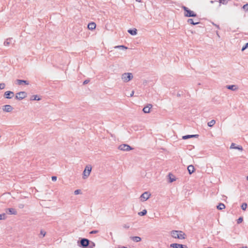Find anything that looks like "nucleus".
I'll use <instances>...</instances> for the list:
<instances>
[{"label": "nucleus", "instance_id": "nucleus-7", "mask_svg": "<svg viewBox=\"0 0 248 248\" xmlns=\"http://www.w3.org/2000/svg\"><path fill=\"white\" fill-rule=\"evenodd\" d=\"M119 149L122 151H128L132 150V148L127 144H122L119 146Z\"/></svg>", "mask_w": 248, "mask_h": 248}, {"label": "nucleus", "instance_id": "nucleus-31", "mask_svg": "<svg viewBox=\"0 0 248 248\" xmlns=\"http://www.w3.org/2000/svg\"><path fill=\"white\" fill-rule=\"evenodd\" d=\"M5 87V85L4 83H0V89H3Z\"/></svg>", "mask_w": 248, "mask_h": 248}, {"label": "nucleus", "instance_id": "nucleus-27", "mask_svg": "<svg viewBox=\"0 0 248 248\" xmlns=\"http://www.w3.org/2000/svg\"><path fill=\"white\" fill-rule=\"evenodd\" d=\"M227 88L232 90H235L236 89L234 85H230L228 86Z\"/></svg>", "mask_w": 248, "mask_h": 248}, {"label": "nucleus", "instance_id": "nucleus-20", "mask_svg": "<svg viewBox=\"0 0 248 248\" xmlns=\"http://www.w3.org/2000/svg\"><path fill=\"white\" fill-rule=\"evenodd\" d=\"M7 210L10 214L16 215L17 213L16 211L13 208H9Z\"/></svg>", "mask_w": 248, "mask_h": 248}, {"label": "nucleus", "instance_id": "nucleus-35", "mask_svg": "<svg viewBox=\"0 0 248 248\" xmlns=\"http://www.w3.org/2000/svg\"><path fill=\"white\" fill-rule=\"evenodd\" d=\"M41 234L43 235V236H45V235H46V232L43 231H41Z\"/></svg>", "mask_w": 248, "mask_h": 248}, {"label": "nucleus", "instance_id": "nucleus-21", "mask_svg": "<svg viewBox=\"0 0 248 248\" xmlns=\"http://www.w3.org/2000/svg\"><path fill=\"white\" fill-rule=\"evenodd\" d=\"M225 205L222 203H220L218 204V205L217 206V209L218 210H222L225 209Z\"/></svg>", "mask_w": 248, "mask_h": 248}, {"label": "nucleus", "instance_id": "nucleus-25", "mask_svg": "<svg viewBox=\"0 0 248 248\" xmlns=\"http://www.w3.org/2000/svg\"><path fill=\"white\" fill-rule=\"evenodd\" d=\"M32 100H40V98L38 97L37 95H33L31 97Z\"/></svg>", "mask_w": 248, "mask_h": 248}, {"label": "nucleus", "instance_id": "nucleus-39", "mask_svg": "<svg viewBox=\"0 0 248 248\" xmlns=\"http://www.w3.org/2000/svg\"><path fill=\"white\" fill-rule=\"evenodd\" d=\"M4 45L5 46L8 45H9V42H4Z\"/></svg>", "mask_w": 248, "mask_h": 248}, {"label": "nucleus", "instance_id": "nucleus-4", "mask_svg": "<svg viewBox=\"0 0 248 248\" xmlns=\"http://www.w3.org/2000/svg\"><path fill=\"white\" fill-rule=\"evenodd\" d=\"M92 170V166L91 165H88L86 167L83 171V178H86L88 177Z\"/></svg>", "mask_w": 248, "mask_h": 248}, {"label": "nucleus", "instance_id": "nucleus-23", "mask_svg": "<svg viewBox=\"0 0 248 248\" xmlns=\"http://www.w3.org/2000/svg\"><path fill=\"white\" fill-rule=\"evenodd\" d=\"M215 123H216L215 121L214 120H212L208 123V125L210 127H211L215 124Z\"/></svg>", "mask_w": 248, "mask_h": 248}, {"label": "nucleus", "instance_id": "nucleus-11", "mask_svg": "<svg viewBox=\"0 0 248 248\" xmlns=\"http://www.w3.org/2000/svg\"><path fill=\"white\" fill-rule=\"evenodd\" d=\"M95 28H96V24L93 22H91V23H89L88 25V29H89L90 30H93L95 29Z\"/></svg>", "mask_w": 248, "mask_h": 248}, {"label": "nucleus", "instance_id": "nucleus-45", "mask_svg": "<svg viewBox=\"0 0 248 248\" xmlns=\"http://www.w3.org/2000/svg\"><path fill=\"white\" fill-rule=\"evenodd\" d=\"M247 179L248 180V176H247Z\"/></svg>", "mask_w": 248, "mask_h": 248}, {"label": "nucleus", "instance_id": "nucleus-29", "mask_svg": "<svg viewBox=\"0 0 248 248\" xmlns=\"http://www.w3.org/2000/svg\"><path fill=\"white\" fill-rule=\"evenodd\" d=\"M6 218L5 214H0V220L4 219Z\"/></svg>", "mask_w": 248, "mask_h": 248}, {"label": "nucleus", "instance_id": "nucleus-26", "mask_svg": "<svg viewBox=\"0 0 248 248\" xmlns=\"http://www.w3.org/2000/svg\"><path fill=\"white\" fill-rule=\"evenodd\" d=\"M247 207V204L246 203H243L241 205V208L242 210H245Z\"/></svg>", "mask_w": 248, "mask_h": 248}, {"label": "nucleus", "instance_id": "nucleus-19", "mask_svg": "<svg viewBox=\"0 0 248 248\" xmlns=\"http://www.w3.org/2000/svg\"><path fill=\"white\" fill-rule=\"evenodd\" d=\"M128 32L133 35H136L137 33V31L136 29H134V30H128Z\"/></svg>", "mask_w": 248, "mask_h": 248}, {"label": "nucleus", "instance_id": "nucleus-14", "mask_svg": "<svg viewBox=\"0 0 248 248\" xmlns=\"http://www.w3.org/2000/svg\"><path fill=\"white\" fill-rule=\"evenodd\" d=\"M230 148L231 149H238L240 151H242L243 150V148L242 146H236L235 144V143H232L231 145V147H230Z\"/></svg>", "mask_w": 248, "mask_h": 248}, {"label": "nucleus", "instance_id": "nucleus-34", "mask_svg": "<svg viewBox=\"0 0 248 248\" xmlns=\"http://www.w3.org/2000/svg\"><path fill=\"white\" fill-rule=\"evenodd\" d=\"M51 179L53 181H56L57 180V177L56 176H52L51 177Z\"/></svg>", "mask_w": 248, "mask_h": 248}, {"label": "nucleus", "instance_id": "nucleus-42", "mask_svg": "<svg viewBox=\"0 0 248 248\" xmlns=\"http://www.w3.org/2000/svg\"><path fill=\"white\" fill-rule=\"evenodd\" d=\"M117 47H124V46H117Z\"/></svg>", "mask_w": 248, "mask_h": 248}, {"label": "nucleus", "instance_id": "nucleus-44", "mask_svg": "<svg viewBox=\"0 0 248 248\" xmlns=\"http://www.w3.org/2000/svg\"><path fill=\"white\" fill-rule=\"evenodd\" d=\"M174 180H170V182H173V181H174Z\"/></svg>", "mask_w": 248, "mask_h": 248}, {"label": "nucleus", "instance_id": "nucleus-6", "mask_svg": "<svg viewBox=\"0 0 248 248\" xmlns=\"http://www.w3.org/2000/svg\"><path fill=\"white\" fill-rule=\"evenodd\" d=\"M150 193L147 192H145L140 196V199L141 201L144 202L146 201L150 198Z\"/></svg>", "mask_w": 248, "mask_h": 248}, {"label": "nucleus", "instance_id": "nucleus-1", "mask_svg": "<svg viewBox=\"0 0 248 248\" xmlns=\"http://www.w3.org/2000/svg\"><path fill=\"white\" fill-rule=\"evenodd\" d=\"M171 236L174 238L184 239L186 238V234L182 231H172L170 232Z\"/></svg>", "mask_w": 248, "mask_h": 248}, {"label": "nucleus", "instance_id": "nucleus-22", "mask_svg": "<svg viewBox=\"0 0 248 248\" xmlns=\"http://www.w3.org/2000/svg\"><path fill=\"white\" fill-rule=\"evenodd\" d=\"M132 239L135 241V242H140L141 241V238L140 237H139V236H134V237H132Z\"/></svg>", "mask_w": 248, "mask_h": 248}, {"label": "nucleus", "instance_id": "nucleus-13", "mask_svg": "<svg viewBox=\"0 0 248 248\" xmlns=\"http://www.w3.org/2000/svg\"><path fill=\"white\" fill-rule=\"evenodd\" d=\"M80 243L83 247H87L89 245V240L87 239H83L81 240Z\"/></svg>", "mask_w": 248, "mask_h": 248}, {"label": "nucleus", "instance_id": "nucleus-5", "mask_svg": "<svg viewBox=\"0 0 248 248\" xmlns=\"http://www.w3.org/2000/svg\"><path fill=\"white\" fill-rule=\"evenodd\" d=\"M27 96V93L25 92H20L18 93L16 97V99L19 100H21L23 98H25Z\"/></svg>", "mask_w": 248, "mask_h": 248}, {"label": "nucleus", "instance_id": "nucleus-2", "mask_svg": "<svg viewBox=\"0 0 248 248\" xmlns=\"http://www.w3.org/2000/svg\"><path fill=\"white\" fill-rule=\"evenodd\" d=\"M183 9L185 11V16L186 17H194L196 16V14L193 11H191L190 10L188 9V8L184 6L183 7Z\"/></svg>", "mask_w": 248, "mask_h": 248}, {"label": "nucleus", "instance_id": "nucleus-41", "mask_svg": "<svg viewBox=\"0 0 248 248\" xmlns=\"http://www.w3.org/2000/svg\"><path fill=\"white\" fill-rule=\"evenodd\" d=\"M141 0H136V1H138V2H141Z\"/></svg>", "mask_w": 248, "mask_h": 248}, {"label": "nucleus", "instance_id": "nucleus-18", "mask_svg": "<svg viewBox=\"0 0 248 248\" xmlns=\"http://www.w3.org/2000/svg\"><path fill=\"white\" fill-rule=\"evenodd\" d=\"M17 83L19 84V85H21L23 83H24L26 85H28L29 84V82L26 81V80H20V79H18L16 80Z\"/></svg>", "mask_w": 248, "mask_h": 248}, {"label": "nucleus", "instance_id": "nucleus-32", "mask_svg": "<svg viewBox=\"0 0 248 248\" xmlns=\"http://www.w3.org/2000/svg\"><path fill=\"white\" fill-rule=\"evenodd\" d=\"M243 221V218L242 217H240L237 220V223H240L242 222Z\"/></svg>", "mask_w": 248, "mask_h": 248}, {"label": "nucleus", "instance_id": "nucleus-28", "mask_svg": "<svg viewBox=\"0 0 248 248\" xmlns=\"http://www.w3.org/2000/svg\"><path fill=\"white\" fill-rule=\"evenodd\" d=\"M243 9L244 11H248V3H247L246 4H245L243 6Z\"/></svg>", "mask_w": 248, "mask_h": 248}, {"label": "nucleus", "instance_id": "nucleus-30", "mask_svg": "<svg viewBox=\"0 0 248 248\" xmlns=\"http://www.w3.org/2000/svg\"><path fill=\"white\" fill-rule=\"evenodd\" d=\"M248 47V43H246L245 46L242 48V51H243L245 49Z\"/></svg>", "mask_w": 248, "mask_h": 248}, {"label": "nucleus", "instance_id": "nucleus-8", "mask_svg": "<svg viewBox=\"0 0 248 248\" xmlns=\"http://www.w3.org/2000/svg\"><path fill=\"white\" fill-rule=\"evenodd\" d=\"M14 96V93L11 91H6L4 93V96L6 98L10 99Z\"/></svg>", "mask_w": 248, "mask_h": 248}, {"label": "nucleus", "instance_id": "nucleus-43", "mask_svg": "<svg viewBox=\"0 0 248 248\" xmlns=\"http://www.w3.org/2000/svg\"><path fill=\"white\" fill-rule=\"evenodd\" d=\"M120 248H126V247H122Z\"/></svg>", "mask_w": 248, "mask_h": 248}, {"label": "nucleus", "instance_id": "nucleus-9", "mask_svg": "<svg viewBox=\"0 0 248 248\" xmlns=\"http://www.w3.org/2000/svg\"><path fill=\"white\" fill-rule=\"evenodd\" d=\"M170 246L173 248H187L186 246H185L184 247L183 245L176 243L171 244H170Z\"/></svg>", "mask_w": 248, "mask_h": 248}, {"label": "nucleus", "instance_id": "nucleus-24", "mask_svg": "<svg viewBox=\"0 0 248 248\" xmlns=\"http://www.w3.org/2000/svg\"><path fill=\"white\" fill-rule=\"evenodd\" d=\"M146 213H147V211L146 210H143L142 211L139 212V215L140 216H142L146 215Z\"/></svg>", "mask_w": 248, "mask_h": 248}, {"label": "nucleus", "instance_id": "nucleus-3", "mask_svg": "<svg viewBox=\"0 0 248 248\" xmlns=\"http://www.w3.org/2000/svg\"><path fill=\"white\" fill-rule=\"evenodd\" d=\"M133 78V76L130 73H126L122 75V78L124 82H128Z\"/></svg>", "mask_w": 248, "mask_h": 248}, {"label": "nucleus", "instance_id": "nucleus-10", "mask_svg": "<svg viewBox=\"0 0 248 248\" xmlns=\"http://www.w3.org/2000/svg\"><path fill=\"white\" fill-rule=\"evenodd\" d=\"M152 108V105L151 104H148L143 108V111L144 113H149Z\"/></svg>", "mask_w": 248, "mask_h": 248}, {"label": "nucleus", "instance_id": "nucleus-38", "mask_svg": "<svg viewBox=\"0 0 248 248\" xmlns=\"http://www.w3.org/2000/svg\"><path fill=\"white\" fill-rule=\"evenodd\" d=\"M88 82H89V80H85L84 81L83 84H85L88 83Z\"/></svg>", "mask_w": 248, "mask_h": 248}, {"label": "nucleus", "instance_id": "nucleus-16", "mask_svg": "<svg viewBox=\"0 0 248 248\" xmlns=\"http://www.w3.org/2000/svg\"><path fill=\"white\" fill-rule=\"evenodd\" d=\"M187 22L192 25H196L199 23V22L198 20L194 22V20L191 18L188 19L187 20Z\"/></svg>", "mask_w": 248, "mask_h": 248}, {"label": "nucleus", "instance_id": "nucleus-40", "mask_svg": "<svg viewBox=\"0 0 248 248\" xmlns=\"http://www.w3.org/2000/svg\"><path fill=\"white\" fill-rule=\"evenodd\" d=\"M134 94V92H132V93H131V96H132Z\"/></svg>", "mask_w": 248, "mask_h": 248}, {"label": "nucleus", "instance_id": "nucleus-12", "mask_svg": "<svg viewBox=\"0 0 248 248\" xmlns=\"http://www.w3.org/2000/svg\"><path fill=\"white\" fill-rule=\"evenodd\" d=\"M13 108L11 106L9 105H6L4 106L3 110L6 112H10L12 110Z\"/></svg>", "mask_w": 248, "mask_h": 248}, {"label": "nucleus", "instance_id": "nucleus-15", "mask_svg": "<svg viewBox=\"0 0 248 248\" xmlns=\"http://www.w3.org/2000/svg\"><path fill=\"white\" fill-rule=\"evenodd\" d=\"M187 170L190 174H192L195 171V169L193 166L189 165L187 167Z\"/></svg>", "mask_w": 248, "mask_h": 248}, {"label": "nucleus", "instance_id": "nucleus-17", "mask_svg": "<svg viewBox=\"0 0 248 248\" xmlns=\"http://www.w3.org/2000/svg\"><path fill=\"white\" fill-rule=\"evenodd\" d=\"M198 136V135H186L184 136L183 137V139L184 140H186L187 139L193 138V137H197Z\"/></svg>", "mask_w": 248, "mask_h": 248}, {"label": "nucleus", "instance_id": "nucleus-36", "mask_svg": "<svg viewBox=\"0 0 248 248\" xmlns=\"http://www.w3.org/2000/svg\"><path fill=\"white\" fill-rule=\"evenodd\" d=\"M98 232V231H93L90 232V233H97Z\"/></svg>", "mask_w": 248, "mask_h": 248}, {"label": "nucleus", "instance_id": "nucleus-33", "mask_svg": "<svg viewBox=\"0 0 248 248\" xmlns=\"http://www.w3.org/2000/svg\"><path fill=\"white\" fill-rule=\"evenodd\" d=\"M80 192V190L79 189H78V190H75L74 193L76 195H77V194H79Z\"/></svg>", "mask_w": 248, "mask_h": 248}, {"label": "nucleus", "instance_id": "nucleus-37", "mask_svg": "<svg viewBox=\"0 0 248 248\" xmlns=\"http://www.w3.org/2000/svg\"><path fill=\"white\" fill-rule=\"evenodd\" d=\"M223 2V3L224 4L228 2V0H222Z\"/></svg>", "mask_w": 248, "mask_h": 248}]
</instances>
